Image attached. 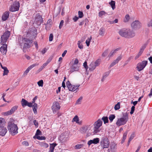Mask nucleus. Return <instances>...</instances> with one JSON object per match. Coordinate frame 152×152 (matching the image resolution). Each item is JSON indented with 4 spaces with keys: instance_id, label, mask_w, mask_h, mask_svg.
Listing matches in <instances>:
<instances>
[{
    "instance_id": "f257e3e1",
    "label": "nucleus",
    "mask_w": 152,
    "mask_h": 152,
    "mask_svg": "<svg viewBox=\"0 0 152 152\" xmlns=\"http://www.w3.org/2000/svg\"><path fill=\"white\" fill-rule=\"evenodd\" d=\"M10 35V32L5 31L1 37L0 44L3 45L0 48V51L3 55H5L7 51V45L5 44Z\"/></svg>"
},
{
    "instance_id": "f03ea898",
    "label": "nucleus",
    "mask_w": 152,
    "mask_h": 152,
    "mask_svg": "<svg viewBox=\"0 0 152 152\" xmlns=\"http://www.w3.org/2000/svg\"><path fill=\"white\" fill-rule=\"evenodd\" d=\"M128 115L127 113H124L123 116L118 119L116 122V124L118 126H120L125 125L128 120Z\"/></svg>"
},
{
    "instance_id": "7ed1b4c3",
    "label": "nucleus",
    "mask_w": 152,
    "mask_h": 152,
    "mask_svg": "<svg viewBox=\"0 0 152 152\" xmlns=\"http://www.w3.org/2000/svg\"><path fill=\"white\" fill-rule=\"evenodd\" d=\"M7 128L11 134L15 135L18 133V127L17 125L10 121Z\"/></svg>"
},
{
    "instance_id": "20e7f679",
    "label": "nucleus",
    "mask_w": 152,
    "mask_h": 152,
    "mask_svg": "<svg viewBox=\"0 0 152 152\" xmlns=\"http://www.w3.org/2000/svg\"><path fill=\"white\" fill-rule=\"evenodd\" d=\"M22 41L24 44L23 50V52H25L26 51L24 50V49L28 48L32 46V40L24 38H23Z\"/></svg>"
},
{
    "instance_id": "39448f33",
    "label": "nucleus",
    "mask_w": 152,
    "mask_h": 152,
    "mask_svg": "<svg viewBox=\"0 0 152 152\" xmlns=\"http://www.w3.org/2000/svg\"><path fill=\"white\" fill-rule=\"evenodd\" d=\"M100 143L101 147L104 149L109 148L110 144V142L107 138L103 137L102 138Z\"/></svg>"
},
{
    "instance_id": "423d86ee",
    "label": "nucleus",
    "mask_w": 152,
    "mask_h": 152,
    "mask_svg": "<svg viewBox=\"0 0 152 152\" xmlns=\"http://www.w3.org/2000/svg\"><path fill=\"white\" fill-rule=\"evenodd\" d=\"M102 122L100 119H98L94 124V133L96 134L100 131L99 128L102 126Z\"/></svg>"
},
{
    "instance_id": "0eeeda50",
    "label": "nucleus",
    "mask_w": 152,
    "mask_h": 152,
    "mask_svg": "<svg viewBox=\"0 0 152 152\" xmlns=\"http://www.w3.org/2000/svg\"><path fill=\"white\" fill-rule=\"evenodd\" d=\"M141 26V23L138 20H135L131 24L132 27L135 30L139 29Z\"/></svg>"
},
{
    "instance_id": "6e6552de",
    "label": "nucleus",
    "mask_w": 152,
    "mask_h": 152,
    "mask_svg": "<svg viewBox=\"0 0 152 152\" xmlns=\"http://www.w3.org/2000/svg\"><path fill=\"white\" fill-rule=\"evenodd\" d=\"M20 3L18 1H15L11 6L10 9V11L11 12H15L18 11L19 9Z\"/></svg>"
},
{
    "instance_id": "1a4fd4ad",
    "label": "nucleus",
    "mask_w": 152,
    "mask_h": 152,
    "mask_svg": "<svg viewBox=\"0 0 152 152\" xmlns=\"http://www.w3.org/2000/svg\"><path fill=\"white\" fill-rule=\"evenodd\" d=\"M148 63L147 61H144L142 62L139 63L137 68L138 71H140L143 69L146 66Z\"/></svg>"
},
{
    "instance_id": "9d476101",
    "label": "nucleus",
    "mask_w": 152,
    "mask_h": 152,
    "mask_svg": "<svg viewBox=\"0 0 152 152\" xmlns=\"http://www.w3.org/2000/svg\"><path fill=\"white\" fill-rule=\"evenodd\" d=\"M91 129L89 125L81 127L79 129L80 132L82 134L88 133Z\"/></svg>"
},
{
    "instance_id": "9b49d317",
    "label": "nucleus",
    "mask_w": 152,
    "mask_h": 152,
    "mask_svg": "<svg viewBox=\"0 0 152 152\" xmlns=\"http://www.w3.org/2000/svg\"><path fill=\"white\" fill-rule=\"evenodd\" d=\"M18 108V106H15L13 107L10 110L5 113H3L5 115H8L12 114L14 112L17 110Z\"/></svg>"
},
{
    "instance_id": "f8f14e48",
    "label": "nucleus",
    "mask_w": 152,
    "mask_h": 152,
    "mask_svg": "<svg viewBox=\"0 0 152 152\" xmlns=\"http://www.w3.org/2000/svg\"><path fill=\"white\" fill-rule=\"evenodd\" d=\"M135 35V33L133 31L129 29L127 30V34L126 38H131L133 37Z\"/></svg>"
},
{
    "instance_id": "ddd939ff",
    "label": "nucleus",
    "mask_w": 152,
    "mask_h": 152,
    "mask_svg": "<svg viewBox=\"0 0 152 152\" xmlns=\"http://www.w3.org/2000/svg\"><path fill=\"white\" fill-rule=\"evenodd\" d=\"M60 108V106L58 102H54L52 107V109L53 112H56Z\"/></svg>"
},
{
    "instance_id": "4468645a",
    "label": "nucleus",
    "mask_w": 152,
    "mask_h": 152,
    "mask_svg": "<svg viewBox=\"0 0 152 152\" xmlns=\"http://www.w3.org/2000/svg\"><path fill=\"white\" fill-rule=\"evenodd\" d=\"M127 30L125 28L121 29L119 31V34L121 36L126 38Z\"/></svg>"
},
{
    "instance_id": "2eb2a0df",
    "label": "nucleus",
    "mask_w": 152,
    "mask_h": 152,
    "mask_svg": "<svg viewBox=\"0 0 152 152\" xmlns=\"http://www.w3.org/2000/svg\"><path fill=\"white\" fill-rule=\"evenodd\" d=\"M99 138H96L89 140L88 142V144L89 146L92 144H97L99 142Z\"/></svg>"
},
{
    "instance_id": "dca6fc26",
    "label": "nucleus",
    "mask_w": 152,
    "mask_h": 152,
    "mask_svg": "<svg viewBox=\"0 0 152 152\" xmlns=\"http://www.w3.org/2000/svg\"><path fill=\"white\" fill-rule=\"evenodd\" d=\"M7 132L6 128L2 127L0 128V135L3 136L5 135Z\"/></svg>"
},
{
    "instance_id": "f3484780",
    "label": "nucleus",
    "mask_w": 152,
    "mask_h": 152,
    "mask_svg": "<svg viewBox=\"0 0 152 152\" xmlns=\"http://www.w3.org/2000/svg\"><path fill=\"white\" fill-rule=\"evenodd\" d=\"M9 16V12L6 11L3 14L2 17V19L3 21H5L7 20Z\"/></svg>"
},
{
    "instance_id": "a211bd4d",
    "label": "nucleus",
    "mask_w": 152,
    "mask_h": 152,
    "mask_svg": "<svg viewBox=\"0 0 152 152\" xmlns=\"http://www.w3.org/2000/svg\"><path fill=\"white\" fill-rule=\"evenodd\" d=\"M80 86V85L75 86L74 85H72L70 87H69L68 88V89L69 90V91H74L78 89V87Z\"/></svg>"
},
{
    "instance_id": "6ab92c4d",
    "label": "nucleus",
    "mask_w": 152,
    "mask_h": 152,
    "mask_svg": "<svg viewBox=\"0 0 152 152\" xmlns=\"http://www.w3.org/2000/svg\"><path fill=\"white\" fill-rule=\"evenodd\" d=\"M79 70V67L76 65L72 64L71 67L70 72L72 73L74 71H77Z\"/></svg>"
},
{
    "instance_id": "aec40b11",
    "label": "nucleus",
    "mask_w": 152,
    "mask_h": 152,
    "mask_svg": "<svg viewBox=\"0 0 152 152\" xmlns=\"http://www.w3.org/2000/svg\"><path fill=\"white\" fill-rule=\"evenodd\" d=\"M59 139L60 140H61V143H64L65 142L68 140L67 137L65 135L63 134H62L60 135V137H59Z\"/></svg>"
},
{
    "instance_id": "412c9836",
    "label": "nucleus",
    "mask_w": 152,
    "mask_h": 152,
    "mask_svg": "<svg viewBox=\"0 0 152 152\" xmlns=\"http://www.w3.org/2000/svg\"><path fill=\"white\" fill-rule=\"evenodd\" d=\"M52 21L51 19H49L48 20L45 25V28L46 30H49L50 28V27L52 24Z\"/></svg>"
},
{
    "instance_id": "4be33fe9",
    "label": "nucleus",
    "mask_w": 152,
    "mask_h": 152,
    "mask_svg": "<svg viewBox=\"0 0 152 152\" xmlns=\"http://www.w3.org/2000/svg\"><path fill=\"white\" fill-rule=\"evenodd\" d=\"M57 145V144L56 143H55L50 144L49 152H54L55 147Z\"/></svg>"
},
{
    "instance_id": "5701e85b",
    "label": "nucleus",
    "mask_w": 152,
    "mask_h": 152,
    "mask_svg": "<svg viewBox=\"0 0 152 152\" xmlns=\"http://www.w3.org/2000/svg\"><path fill=\"white\" fill-rule=\"evenodd\" d=\"M96 66L94 62H92L89 65V69L91 71H93L96 68Z\"/></svg>"
},
{
    "instance_id": "b1692460",
    "label": "nucleus",
    "mask_w": 152,
    "mask_h": 152,
    "mask_svg": "<svg viewBox=\"0 0 152 152\" xmlns=\"http://www.w3.org/2000/svg\"><path fill=\"white\" fill-rule=\"evenodd\" d=\"M33 110L35 114H37V103H34L33 105H32Z\"/></svg>"
},
{
    "instance_id": "393cba45",
    "label": "nucleus",
    "mask_w": 152,
    "mask_h": 152,
    "mask_svg": "<svg viewBox=\"0 0 152 152\" xmlns=\"http://www.w3.org/2000/svg\"><path fill=\"white\" fill-rule=\"evenodd\" d=\"M21 104L23 107L27 106L28 102L24 99H22L21 101Z\"/></svg>"
},
{
    "instance_id": "a878e982",
    "label": "nucleus",
    "mask_w": 152,
    "mask_h": 152,
    "mask_svg": "<svg viewBox=\"0 0 152 152\" xmlns=\"http://www.w3.org/2000/svg\"><path fill=\"white\" fill-rule=\"evenodd\" d=\"M109 74V72H107L105 73L103 75L102 78L101 80V81L103 82L105 78L108 76Z\"/></svg>"
},
{
    "instance_id": "bb28decb",
    "label": "nucleus",
    "mask_w": 152,
    "mask_h": 152,
    "mask_svg": "<svg viewBox=\"0 0 152 152\" xmlns=\"http://www.w3.org/2000/svg\"><path fill=\"white\" fill-rule=\"evenodd\" d=\"M99 34L102 36L104 35V30L103 27L101 28L99 31Z\"/></svg>"
},
{
    "instance_id": "cd10ccee",
    "label": "nucleus",
    "mask_w": 152,
    "mask_h": 152,
    "mask_svg": "<svg viewBox=\"0 0 152 152\" xmlns=\"http://www.w3.org/2000/svg\"><path fill=\"white\" fill-rule=\"evenodd\" d=\"M109 4L111 5L113 10L115 8V2L114 1L111 0Z\"/></svg>"
},
{
    "instance_id": "c85d7f7f",
    "label": "nucleus",
    "mask_w": 152,
    "mask_h": 152,
    "mask_svg": "<svg viewBox=\"0 0 152 152\" xmlns=\"http://www.w3.org/2000/svg\"><path fill=\"white\" fill-rule=\"evenodd\" d=\"M4 119L2 118H0V128L4 127Z\"/></svg>"
},
{
    "instance_id": "c756f323",
    "label": "nucleus",
    "mask_w": 152,
    "mask_h": 152,
    "mask_svg": "<svg viewBox=\"0 0 152 152\" xmlns=\"http://www.w3.org/2000/svg\"><path fill=\"white\" fill-rule=\"evenodd\" d=\"M134 134H132V135H131L128 141L127 145V146H128L129 145L130 142L134 138Z\"/></svg>"
},
{
    "instance_id": "7c9ffc66",
    "label": "nucleus",
    "mask_w": 152,
    "mask_h": 152,
    "mask_svg": "<svg viewBox=\"0 0 152 152\" xmlns=\"http://www.w3.org/2000/svg\"><path fill=\"white\" fill-rule=\"evenodd\" d=\"M102 119L103 121L104 124L107 123L108 122V118L107 116L103 117L102 118Z\"/></svg>"
},
{
    "instance_id": "2f4dec72",
    "label": "nucleus",
    "mask_w": 152,
    "mask_h": 152,
    "mask_svg": "<svg viewBox=\"0 0 152 152\" xmlns=\"http://www.w3.org/2000/svg\"><path fill=\"white\" fill-rule=\"evenodd\" d=\"M83 146V145L82 144H77L75 145V148L76 149H79L82 148Z\"/></svg>"
},
{
    "instance_id": "473e14b6",
    "label": "nucleus",
    "mask_w": 152,
    "mask_h": 152,
    "mask_svg": "<svg viewBox=\"0 0 152 152\" xmlns=\"http://www.w3.org/2000/svg\"><path fill=\"white\" fill-rule=\"evenodd\" d=\"M115 115L113 114L110 115L109 117V118L110 122L113 121V120L115 118Z\"/></svg>"
},
{
    "instance_id": "72a5a7b5",
    "label": "nucleus",
    "mask_w": 152,
    "mask_h": 152,
    "mask_svg": "<svg viewBox=\"0 0 152 152\" xmlns=\"http://www.w3.org/2000/svg\"><path fill=\"white\" fill-rule=\"evenodd\" d=\"M38 64H37V63L33 64L29 66L27 69L30 71L31 69L34 67L38 66Z\"/></svg>"
},
{
    "instance_id": "f704fd0d",
    "label": "nucleus",
    "mask_w": 152,
    "mask_h": 152,
    "mask_svg": "<svg viewBox=\"0 0 152 152\" xmlns=\"http://www.w3.org/2000/svg\"><path fill=\"white\" fill-rule=\"evenodd\" d=\"M73 121L76 122L77 123H79V119L77 115H75L73 119Z\"/></svg>"
},
{
    "instance_id": "c9c22d12",
    "label": "nucleus",
    "mask_w": 152,
    "mask_h": 152,
    "mask_svg": "<svg viewBox=\"0 0 152 152\" xmlns=\"http://www.w3.org/2000/svg\"><path fill=\"white\" fill-rule=\"evenodd\" d=\"M43 20V19L41 16L39 15H36L35 20Z\"/></svg>"
},
{
    "instance_id": "e433bc0d",
    "label": "nucleus",
    "mask_w": 152,
    "mask_h": 152,
    "mask_svg": "<svg viewBox=\"0 0 152 152\" xmlns=\"http://www.w3.org/2000/svg\"><path fill=\"white\" fill-rule=\"evenodd\" d=\"M91 39V36L90 37L88 38V39L86 40V43L87 46H89Z\"/></svg>"
},
{
    "instance_id": "4c0bfd02",
    "label": "nucleus",
    "mask_w": 152,
    "mask_h": 152,
    "mask_svg": "<svg viewBox=\"0 0 152 152\" xmlns=\"http://www.w3.org/2000/svg\"><path fill=\"white\" fill-rule=\"evenodd\" d=\"M120 108V103L118 102V103L115 105L114 107L115 110H117L119 109Z\"/></svg>"
},
{
    "instance_id": "58836bf2",
    "label": "nucleus",
    "mask_w": 152,
    "mask_h": 152,
    "mask_svg": "<svg viewBox=\"0 0 152 152\" xmlns=\"http://www.w3.org/2000/svg\"><path fill=\"white\" fill-rule=\"evenodd\" d=\"M129 15L128 14H127L125 16V19L124 20V22H126L129 21Z\"/></svg>"
},
{
    "instance_id": "ea45409f",
    "label": "nucleus",
    "mask_w": 152,
    "mask_h": 152,
    "mask_svg": "<svg viewBox=\"0 0 152 152\" xmlns=\"http://www.w3.org/2000/svg\"><path fill=\"white\" fill-rule=\"evenodd\" d=\"M78 14L79 15L78 17L80 18H83L84 16L83 12L80 11H78Z\"/></svg>"
},
{
    "instance_id": "a19ab883",
    "label": "nucleus",
    "mask_w": 152,
    "mask_h": 152,
    "mask_svg": "<svg viewBox=\"0 0 152 152\" xmlns=\"http://www.w3.org/2000/svg\"><path fill=\"white\" fill-rule=\"evenodd\" d=\"M37 84L39 86L42 87L43 86V82L42 80H41L37 82Z\"/></svg>"
},
{
    "instance_id": "79ce46f5",
    "label": "nucleus",
    "mask_w": 152,
    "mask_h": 152,
    "mask_svg": "<svg viewBox=\"0 0 152 152\" xmlns=\"http://www.w3.org/2000/svg\"><path fill=\"white\" fill-rule=\"evenodd\" d=\"M100 60L99 59H98L95 62H94L95 65L96 67L98 66L100 64Z\"/></svg>"
},
{
    "instance_id": "37998d69",
    "label": "nucleus",
    "mask_w": 152,
    "mask_h": 152,
    "mask_svg": "<svg viewBox=\"0 0 152 152\" xmlns=\"http://www.w3.org/2000/svg\"><path fill=\"white\" fill-rule=\"evenodd\" d=\"M106 12L103 11H101L99 12V17H101L103 15H104L106 14Z\"/></svg>"
},
{
    "instance_id": "c03bdc74",
    "label": "nucleus",
    "mask_w": 152,
    "mask_h": 152,
    "mask_svg": "<svg viewBox=\"0 0 152 152\" xmlns=\"http://www.w3.org/2000/svg\"><path fill=\"white\" fill-rule=\"evenodd\" d=\"M147 45V44H144L140 50V51H141L143 53L144 49L146 48V46Z\"/></svg>"
},
{
    "instance_id": "a18cd8bd",
    "label": "nucleus",
    "mask_w": 152,
    "mask_h": 152,
    "mask_svg": "<svg viewBox=\"0 0 152 152\" xmlns=\"http://www.w3.org/2000/svg\"><path fill=\"white\" fill-rule=\"evenodd\" d=\"M118 62L115 60H114L111 64L110 65V68L114 66L116 64L118 63Z\"/></svg>"
},
{
    "instance_id": "49530a36",
    "label": "nucleus",
    "mask_w": 152,
    "mask_h": 152,
    "mask_svg": "<svg viewBox=\"0 0 152 152\" xmlns=\"http://www.w3.org/2000/svg\"><path fill=\"white\" fill-rule=\"evenodd\" d=\"M43 20H35V22L36 24L38 25V26H40L41 24V23L43 22Z\"/></svg>"
},
{
    "instance_id": "de8ad7c7",
    "label": "nucleus",
    "mask_w": 152,
    "mask_h": 152,
    "mask_svg": "<svg viewBox=\"0 0 152 152\" xmlns=\"http://www.w3.org/2000/svg\"><path fill=\"white\" fill-rule=\"evenodd\" d=\"M83 99V97L82 96L80 97L77 101L76 104H80L81 102Z\"/></svg>"
},
{
    "instance_id": "09e8293b",
    "label": "nucleus",
    "mask_w": 152,
    "mask_h": 152,
    "mask_svg": "<svg viewBox=\"0 0 152 152\" xmlns=\"http://www.w3.org/2000/svg\"><path fill=\"white\" fill-rule=\"evenodd\" d=\"M37 138L39 140H45L46 139L45 137L40 136H37Z\"/></svg>"
},
{
    "instance_id": "8fccbe9b",
    "label": "nucleus",
    "mask_w": 152,
    "mask_h": 152,
    "mask_svg": "<svg viewBox=\"0 0 152 152\" xmlns=\"http://www.w3.org/2000/svg\"><path fill=\"white\" fill-rule=\"evenodd\" d=\"M22 144L23 145L26 146H27L29 145V143L27 141H24L22 143Z\"/></svg>"
},
{
    "instance_id": "3c124183",
    "label": "nucleus",
    "mask_w": 152,
    "mask_h": 152,
    "mask_svg": "<svg viewBox=\"0 0 152 152\" xmlns=\"http://www.w3.org/2000/svg\"><path fill=\"white\" fill-rule=\"evenodd\" d=\"M9 72V70H8V69L7 68V69H4V73L3 74V75L4 76L5 75H7L8 73Z\"/></svg>"
},
{
    "instance_id": "603ef678",
    "label": "nucleus",
    "mask_w": 152,
    "mask_h": 152,
    "mask_svg": "<svg viewBox=\"0 0 152 152\" xmlns=\"http://www.w3.org/2000/svg\"><path fill=\"white\" fill-rule=\"evenodd\" d=\"M142 53L141 52V51H140L138 54L135 57V59L136 60L137 59L140 57V56L142 54Z\"/></svg>"
},
{
    "instance_id": "864d4df0",
    "label": "nucleus",
    "mask_w": 152,
    "mask_h": 152,
    "mask_svg": "<svg viewBox=\"0 0 152 152\" xmlns=\"http://www.w3.org/2000/svg\"><path fill=\"white\" fill-rule=\"evenodd\" d=\"M107 54V50H106L104 51L102 53V56L103 57H105Z\"/></svg>"
},
{
    "instance_id": "5fc2aeb1",
    "label": "nucleus",
    "mask_w": 152,
    "mask_h": 152,
    "mask_svg": "<svg viewBox=\"0 0 152 152\" xmlns=\"http://www.w3.org/2000/svg\"><path fill=\"white\" fill-rule=\"evenodd\" d=\"M127 132H125L123 134V141H125L127 136Z\"/></svg>"
},
{
    "instance_id": "6e6d98bb",
    "label": "nucleus",
    "mask_w": 152,
    "mask_h": 152,
    "mask_svg": "<svg viewBox=\"0 0 152 152\" xmlns=\"http://www.w3.org/2000/svg\"><path fill=\"white\" fill-rule=\"evenodd\" d=\"M29 70H28L27 69L24 72V73L23 75V76L25 77V76L29 72Z\"/></svg>"
},
{
    "instance_id": "4d7b16f0",
    "label": "nucleus",
    "mask_w": 152,
    "mask_h": 152,
    "mask_svg": "<svg viewBox=\"0 0 152 152\" xmlns=\"http://www.w3.org/2000/svg\"><path fill=\"white\" fill-rule=\"evenodd\" d=\"M41 135V132L40 131V130H39L37 129V131L35 135L36 136H37V135Z\"/></svg>"
},
{
    "instance_id": "13d9d810",
    "label": "nucleus",
    "mask_w": 152,
    "mask_h": 152,
    "mask_svg": "<svg viewBox=\"0 0 152 152\" xmlns=\"http://www.w3.org/2000/svg\"><path fill=\"white\" fill-rule=\"evenodd\" d=\"M148 26L149 27L151 26L152 27V19L150 20L147 24Z\"/></svg>"
},
{
    "instance_id": "bf43d9fd",
    "label": "nucleus",
    "mask_w": 152,
    "mask_h": 152,
    "mask_svg": "<svg viewBox=\"0 0 152 152\" xmlns=\"http://www.w3.org/2000/svg\"><path fill=\"white\" fill-rule=\"evenodd\" d=\"M135 109V107L134 106H132L131 108V110L130 112V113L131 114H132L134 111Z\"/></svg>"
},
{
    "instance_id": "052dcab7",
    "label": "nucleus",
    "mask_w": 152,
    "mask_h": 152,
    "mask_svg": "<svg viewBox=\"0 0 152 152\" xmlns=\"http://www.w3.org/2000/svg\"><path fill=\"white\" fill-rule=\"evenodd\" d=\"M64 23V21L63 20H61L59 24V28L60 29H61Z\"/></svg>"
},
{
    "instance_id": "680f3d73",
    "label": "nucleus",
    "mask_w": 152,
    "mask_h": 152,
    "mask_svg": "<svg viewBox=\"0 0 152 152\" xmlns=\"http://www.w3.org/2000/svg\"><path fill=\"white\" fill-rule=\"evenodd\" d=\"M66 88H67L72 85L69 80L68 81L66 82Z\"/></svg>"
},
{
    "instance_id": "e2e57ef3",
    "label": "nucleus",
    "mask_w": 152,
    "mask_h": 152,
    "mask_svg": "<svg viewBox=\"0 0 152 152\" xmlns=\"http://www.w3.org/2000/svg\"><path fill=\"white\" fill-rule=\"evenodd\" d=\"M33 32L34 33V34H33V37H32V38H35L36 37L37 34V30H34V31H33Z\"/></svg>"
},
{
    "instance_id": "0e129e2a",
    "label": "nucleus",
    "mask_w": 152,
    "mask_h": 152,
    "mask_svg": "<svg viewBox=\"0 0 152 152\" xmlns=\"http://www.w3.org/2000/svg\"><path fill=\"white\" fill-rule=\"evenodd\" d=\"M53 36L52 34H50V35L49 37V40L50 41H52L53 40Z\"/></svg>"
},
{
    "instance_id": "69168bd1",
    "label": "nucleus",
    "mask_w": 152,
    "mask_h": 152,
    "mask_svg": "<svg viewBox=\"0 0 152 152\" xmlns=\"http://www.w3.org/2000/svg\"><path fill=\"white\" fill-rule=\"evenodd\" d=\"M84 21V23H85V26H86L87 25L88 22V20L87 18H86Z\"/></svg>"
},
{
    "instance_id": "338daca9",
    "label": "nucleus",
    "mask_w": 152,
    "mask_h": 152,
    "mask_svg": "<svg viewBox=\"0 0 152 152\" xmlns=\"http://www.w3.org/2000/svg\"><path fill=\"white\" fill-rule=\"evenodd\" d=\"M83 66L87 70L88 69V66L87 65V63L86 61H85L83 63Z\"/></svg>"
},
{
    "instance_id": "774afa93",
    "label": "nucleus",
    "mask_w": 152,
    "mask_h": 152,
    "mask_svg": "<svg viewBox=\"0 0 152 152\" xmlns=\"http://www.w3.org/2000/svg\"><path fill=\"white\" fill-rule=\"evenodd\" d=\"M78 63V61L77 58H75L74 61V62L73 64H74V65H76Z\"/></svg>"
}]
</instances>
